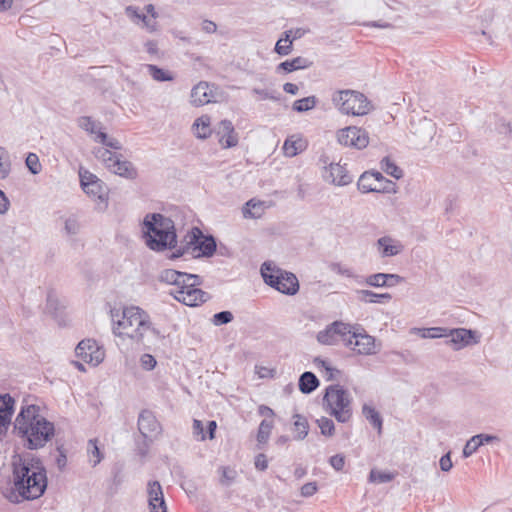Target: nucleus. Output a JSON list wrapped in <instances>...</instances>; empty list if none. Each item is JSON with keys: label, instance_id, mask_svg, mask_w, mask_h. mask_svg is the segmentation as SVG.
<instances>
[{"label": "nucleus", "instance_id": "obj_36", "mask_svg": "<svg viewBox=\"0 0 512 512\" xmlns=\"http://www.w3.org/2000/svg\"><path fill=\"white\" fill-rule=\"evenodd\" d=\"M146 68L148 70L149 75L155 81L166 82V81H172L174 79L172 74H170L169 72L165 71L164 69H162L156 65L147 64Z\"/></svg>", "mask_w": 512, "mask_h": 512}, {"label": "nucleus", "instance_id": "obj_9", "mask_svg": "<svg viewBox=\"0 0 512 512\" xmlns=\"http://www.w3.org/2000/svg\"><path fill=\"white\" fill-rule=\"evenodd\" d=\"M332 102L344 114L365 115L370 111L367 97L355 90H340L333 94Z\"/></svg>", "mask_w": 512, "mask_h": 512}, {"label": "nucleus", "instance_id": "obj_47", "mask_svg": "<svg viewBox=\"0 0 512 512\" xmlns=\"http://www.w3.org/2000/svg\"><path fill=\"white\" fill-rule=\"evenodd\" d=\"M385 273H376L366 277L365 283L372 287H387L388 282H385Z\"/></svg>", "mask_w": 512, "mask_h": 512}, {"label": "nucleus", "instance_id": "obj_1", "mask_svg": "<svg viewBox=\"0 0 512 512\" xmlns=\"http://www.w3.org/2000/svg\"><path fill=\"white\" fill-rule=\"evenodd\" d=\"M14 491L7 498L18 503L21 500H35L47 489V473L37 457L15 456L12 462Z\"/></svg>", "mask_w": 512, "mask_h": 512}, {"label": "nucleus", "instance_id": "obj_11", "mask_svg": "<svg viewBox=\"0 0 512 512\" xmlns=\"http://www.w3.org/2000/svg\"><path fill=\"white\" fill-rule=\"evenodd\" d=\"M346 347L351 348L360 355H373L378 352L375 338L367 334L362 327L354 335L349 336Z\"/></svg>", "mask_w": 512, "mask_h": 512}, {"label": "nucleus", "instance_id": "obj_64", "mask_svg": "<svg viewBox=\"0 0 512 512\" xmlns=\"http://www.w3.org/2000/svg\"><path fill=\"white\" fill-rule=\"evenodd\" d=\"M145 49L148 54L153 56H159L158 44L154 40H149L145 43Z\"/></svg>", "mask_w": 512, "mask_h": 512}, {"label": "nucleus", "instance_id": "obj_23", "mask_svg": "<svg viewBox=\"0 0 512 512\" xmlns=\"http://www.w3.org/2000/svg\"><path fill=\"white\" fill-rule=\"evenodd\" d=\"M147 498L148 504L166 505L161 484L156 480L148 482Z\"/></svg>", "mask_w": 512, "mask_h": 512}, {"label": "nucleus", "instance_id": "obj_39", "mask_svg": "<svg viewBox=\"0 0 512 512\" xmlns=\"http://www.w3.org/2000/svg\"><path fill=\"white\" fill-rule=\"evenodd\" d=\"M317 104V98L315 96H308L293 103V110L296 112H306L313 109Z\"/></svg>", "mask_w": 512, "mask_h": 512}, {"label": "nucleus", "instance_id": "obj_8", "mask_svg": "<svg viewBox=\"0 0 512 512\" xmlns=\"http://www.w3.org/2000/svg\"><path fill=\"white\" fill-rule=\"evenodd\" d=\"M260 271L264 282L275 290L289 296L299 291V282L293 273L272 266L269 262H264Z\"/></svg>", "mask_w": 512, "mask_h": 512}, {"label": "nucleus", "instance_id": "obj_42", "mask_svg": "<svg viewBox=\"0 0 512 512\" xmlns=\"http://www.w3.org/2000/svg\"><path fill=\"white\" fill-rule=\"evenodd\" d=\"M318 427L321 430V434L327 437H332L335 433L334 422L327 417H321L316 420Z\"/></svg>", "mask_w": 512, "mask_h": 512}, {"label": "nucleus", "instance_id": "obj_63", "mask_svg": "<svg viewBox=\"0 0 512 512\" xmlns=\"http://www.w3.org/2000/svg\"><path fill=\"white\" fill-rule=\"evenodd\" d=\"M427 331L431 332V335H429V338H441V337L447 338L448 330L446 328L434 327V328L427 329Z\"/></svg>", "mask_w": 512, "mask_h": 512}, {"label": "nucleus", "instance_id": "obj_31", "mask_svg": "<svg viewBox=\"0 0 512 512\" xmlns=\"http://www.w3.org/2000/svg\"><path fill=\"white\" fill-rule=\"evenodd\" d=\"M304 148H305L304 141L301 138L295 139V136H291V137L287 138L283 145L284 153L286 156H289V157L296 156Z\"/></svg>", "mask_w": 512, "mask_h": 512}, {"label": "nucleus", "instance_id": "obj_20", "mask_svg": "<svg viewBox=\"0 0 512 512\" xmlns=\"http://www.w3.org/2000/svg\"><path fill=\"white\" fill-rule=\"evenodd\" d=\"M111 172L127 179H134L137 176V171L133 164L127 160H122V155L118 154L111 167H108Z\"/></svg>", "mask_w": 512, "mask_h": 512}, {"label": "nucleus", "instance_id": "obj_3", "mask_svg": "<svg viewBox=\"0 0 512 512\" xmlns=\"http://www.w3.org/2000/svg\"><path fill=\"white\" fill-rule=\"evenodd\" d=\"M158 279L160 282L174 285L176 289L171 291V295L184 305L195 307L211 298L209 293L198 288L202 284V278L197 274L164 269Z\"/></svg>", "mask_w": 512, "mask_h": 512}, {"label": "nucleus", "instance_id": "obj_45", "mask_svg": "<svg viewBox=\"0 0 512 512\" xmlns=\"http://www.w3.org/2000/svg\"><path fill=\"white\" fill-rule=\"evenodd\" d=\"M94 154L96 158L101 159L105 164L106 168L111 167L112 161L116 158L118 154L111 152L105 148H97L94 150Z\"/></svg>", "mask_w": 512, "mask_h": 512}, {"label": "nucleus", "instance_id": "obj_49", "mask_svg": "<svg viewBox=\"0 0 512 512\" xmlns=\"http://www.w3.org/2000/svg\"><path fill=\"white\" fill-rule=\"evenodd\" d=\"M252 93L259 95L261 99L266 100H273L278 101L280 99V94L275 91H270L267 89H259V88H253Z\"/></svg>", "mask_w": 512, "mask_h": 512}, {"label": "nucleus", "instance_id": "obj_48", "mask_svg": "<svg viewBox=\"0 0 512 512\" xmlns=\"http://www.w3.org/2000/svg\"><path fill=\"white\" fill-rule=\"evenodd\" d=\"M234 316L230 311H221L213 315L212 323L215 326L225 325L232 322Z\"/></svg>", "mask_w": 512, "mask_h": 512}, {"label": "nucleus", "instance_id": "obj_37", "mask_svg": "<svg viewBox=\"0 0 512 512\" xmlns=\"http://www.w3.org/2000/svg\"><path fill=\"white\" fill-rule=\"evenodd\" d=\"M317 340L324 345H334L337 343L338 338L335 331L332 329V324L328 325L326 329L318 332Z\"/></svg>", "mask_w": 512, "mask_h": 512}, {"label": "nucleus", "instance_id": "obj_52", "mask_svg": "<svg viewBox=\"0 0 512 512\" xmlns=\"http://www.w3.org/2000/svg\"><path fill=\"white\" fill-rule=\"evenodd\" d=\"M64 229L69 235H76L80 230V224L74 217H69L65 221Z\"/></svg>", "mask_w": 512, "mask_h": 512}, {"label": "nucleus", "instance_id": "obj_6", "mask_svg": "<svg viewBox=\"0 0 512 512\" xmlns=\"http://www.w3.org/2000/svg\"><path fill=\"white\" fill-rule=\"evenodd\" d=\"M216 248V240L212 235H205L200 228L193 227L172 257L178 258L185 255L192 258L211 257Z\"/></svg>", "mask_w": 512, "mask_h": 512}, {"label": "nucleus", "instance_id": "obj_60", "mask_svg": "<svg viewBox=\"0 0 512 512\" xmlns=\"http://www.w3.org/2000/svg\"><path fill=\"white\" fill-rule=\"evenodd\" d=\"M255 468L259 471H264L268 467V460L265 454L260 453L255 457Z\"/></svg>", "mask_w": 512, "mask_h": 512}, {"label": "nucleus", "instance_id": "obj_56", "mask_svg": "<svg viewBox=\"0 0 512 512\" xmlns=\"http://www.w3.org/2000/svg\"><path fill=\"white\" fill-rule=\"evenodd\" d=\"M193 435L198 438L200 441H204L206 439V435L204 434L203 424L200 420H193Z\"/></svg>", "mask_w": 512, "mask_h": 512}, {"label": "nucleus", "instance_id": "obj_29", "mask_svg": "<svg viewBox=\"0 0 512 512\" xmlns=\"http://www.w3.org/2000/svg\"><path fill=\"white\" fill-rule=\"evenodd\" d=\"M86 451L88 455V461L92 467L97 466L104 458V454L99 446V441L96 438L88 440Z\"/></svg>", "mask_w": 512, "mask_h": 512}, {"label": "nucleus", "instance_id": "obj_51", "mask_svg": "<svg viewBox=\"0 0 512 512\" xmlns=\"http://www.w3.org/2000/svg\"><path fill=\"white\" fill-rule=\"evenodd\" d=\"M370 175L372 176V179L374 180V183H376L377 185L391 187L392 191L394 192L395 184L392 181L386 179L380 172H378V171H370Z\"/></svg>", "mask_w": 512, "mask_h": 512}, {"label": "nucleus", "instance_id": "obj_54", "mask_svg": "<svg viewBox=\"0 0 512 512\" xmlns=\"http://www.w3.org/2000/svg\"><path fill=\"white\" fill-rule=\"evenodd\" d=\"M6 154L5 149L0 147V178L2 179L6 178L10 172V163L3 160Z\"/></svg>", "mask_w": 512, "mask_h": 512}, {"label": "nucleus", "instance_id": "obj_59", "mask_svg": "<svg viewBox=\"0 0 512 512\" xmlns=\"http://www.w3.org/2000/svg\"><path fill=\"white\" fill-rule=\"evenodd\" d=\"M156 364H157L156 359L150 354H144L141 357V365L143 368H145L147 370L154 369Z\"/></svg>", "mask_w": 512, "mask_h": 512}, {"label": "nucleus", "instance_id": "obj_17", "mask_svg": "<svg viewBox=\"0 0 512 512\" xmlns=\"http://www.w3.org/2000/svg\"><path fill=\"white\" fill-rule=\"evenodd\" d=\"M218 141L223 148H231L238 144V135L230 120H222L215 128Z\"/></svg>", "mask_w": 512, "mask_h": 512}, {"label": "nucleus", "instance_id": "obj_4", "mask_svg": "<svg viewBox=\"0 0 512 512\" xmlns=\"http://www.w3.org/2000/svg\"><path fill=\"white\" fill-rule=\"evenodd\" d=\"M142 233L146 246L156 252L177 246L174 221L161 213H148L142 222Z\"/></svg>", "mask_w": 512, "mask_h": 512}, {"label": "nucleus", "instance_id": "obj_43", "mask_svg": "<svg viewBox=\"0 0 512 512\" xmlns=\"http://www.w3.org/2000/svg\"><path fill=\"white\" fill-rule=\"evenodd\" d=\"M394 474L372 469L369 474V481L377 484L387 483L393 480Z\"/></svg>", "mask_w": 512, "mask_h": 512}, {"label": "nucleus", "instance_id": "obj_38", "mask_svg": "<svg viewBox=\"0 0 512 512\" xmlns=\"http://www.w3.org/2000/svg\"><path fill=\"white\" fill-rule=\"evenodd\" d=\"M78 125L83 130L87 131L90 134L97 135L98 131H101V124L99 122L94 121L89 116H82L78 119Z\"/></svg>", "mask_w": 512, "mask_h": 512}, {"label": "nucleus", "instance_id": "obj_46", "mask_svg": "<svg viewBox=\"0 0 512 512\" xmlns=\"http://www.w3.org/2000/svg\"><path fill=\"white\" fill-rule=\"evenodd\" d=\"M25 164H26L28 170L34 175L40 173V171L42 169L41 163L39 161V157L35 153H29L27 155Z\"/></svg>", "mask_w": 512, "mask_h": 512}, {"label": "nucleus", "instance_id": "obj_13", "mask_svg": "<svg viewBox=\"0 0 512 512\" xmlns=\"http://www.w3.org/2000/svg\"><path fill=\"white\" fill-rule=\"evenodd\" d=\"M80 183L83 191L90 197L104 201L107 197V188L104 183L89 171L80 172Z\"/></svg>", "mask_w": 512, "mask_h": 512}, {"label": "nucleus", "instance_id": "obj_16", "mask_svg": "<svg viewBox=\"0 0 512 512\" xmlns=\"http://www.w3.org/2000/svg\"><path fill=\"white\" fill-rule=\"evenodd\" d=\"M214 85L206 81H200L191 90V104L199 107L210 102L215 101V94L213 93Z\"/></svg>", "mask_w": 512, "mask_h": 512}, {"label": "nucleus", "instance_id": "obj_24", "mask_svg": "<svg viewBox=\"0 0 512 512\" xmlns=\"http://www.w3.org/2000/svg\"><path fill=\"white\" fill-rule=\"evenodd\" d=\"M332 329L335 331L337 338L340 337L344 345L347 346V339H349L350 335H354L357 330H360L361 325H351L340 321H335L332 323Z\"/></svg>", "mask_w": 512, "mask_h": 512}, {"label": "nucleus", "instance_id": "obj_34", "mask_svg": "<svg viewBox=\"0 0 512 512\" xmlns=\"http://www.w3.org/2000/svg\"><path fill=\"white\" fill-rule=\"evenodd\" d=\"M294 419V431L296 432L295 439L303 440L309 430L307 419L299 414L293 416Z\"/></svg>", "mask_w": 512, "mask_h": 512}, {"label": "nucleus", "instance_id": "obj_33", "mask_svg": "<svg viewBox=\"0 0 512 512\" xmlns=\"http://www.w3.org/2000/svg\"><path fill=\"white\" fill-rule=\"evenodd\" d=\"M193 127L196 129V137L199 139H206L211 134L210 130V118L208 116H202L198 118Z\"/></svg>", "mask_w": 512, "mask_h": 512}, {"label": "nucleus", "instance_id": "obj_18", "mask_svg": "<svg viewBox=\"0 0 512 512\" xmlns=\"http://www.w3.org/2000/svg\"><path fill=\"white\" fill-rule=\"evenodd\" d=\"M375 246L382 258L393 257L403 252L404 245L401 241L394 239L390 236L380 237Z\"/></svg>", "mask_w": 512, "mask_h": 512}, {"label": "nucleus", "instance_id": "obj_50", "mask_svg": "<svg viewBox=\"0 0 512 512\" xmlns=\"http://www.w3.org/2000/svg\"><path fill=\"white\" fill-rule=\"evenodd\" d=\"M480 447L478 441L476 440L475 436L471 437L465 444L463 448V456L465 458L470 457L473 453L477 451V449Z\"/></svg>", "mask_w": 512, "mask_h": 512}, {"label": "nucleus", "instance_id": "obj_41", "mask_svg": "<svg viewBox=\"0 0 512 512\" xmlns=\"http://www.w3.org/2000/svg\"><path fill=\"white\" fill-rule=\"evenodd\" d=\"M94 140L114 150L122 149V145L117 139L108 137V135L102 131L97 132V135L94 137Z\"/></svg>", "mask_w": 512, "mask_h": 512}, {"label": "nucleus", "instance_id": "obj_57", "mask_svg": "<svg viewBox=\"0 0 512 512\" xmlns=\"http://www.w3.org/2000/svg\"><path fill=\"white\" fill-rule=\"evenodd\" d=\"M317 483L316 482H308V483H305L302 487H301V495L303 497H311L312 495H314L316 492H317Z\"/></svg>", "mask_w": 512, "mask_h": 512}, {"label": "nucleus", "instance_id": "obj_22", "mask_svg": "<svg viewBox=\"0 0 512 512\" xmlns=\"http://www.w3.org/2000/svg\"><path fill=\"white\" fill-rule=\"evenodd\" d=\"M14 411V399L9 394L0 395V425L10 424Z\"/></svg>", "mask_w": 512, "mask_h": 512}, {"label": "nucleus", "instance_id": "obj_27", "mask_svg": "<svg viewBox=\"0 0 512 512\" xmlns=\"http://www.w3.org/2000/svg\"><path fill=\"white\" fill-rule=\"evenodd\" d=\"M319 380L313 372H304L298 382L299 390L303 394H310L319 386Z\"/></svg>", "mask_w": 512, "mask_h": 512}, {"label": "nucleus", "instance_id": "obj_55", "mask_svg": "<svg viewBox=\"0 0 512 512\" xmlns=\"http://www.w3.org/2000/svg\"><path fill=\"white\" fill-rule=\"evenodd\" d=\"M330 269L339 275H343L346 277H356L350 268H348L346 266H342L339 263H332L330 265Z\"/></svg>", "mask_w": 512, "mask_h": 512}, {"label": "nucleus", "instance_id": "obj_21", "mask_svg": "<svg viewBox=\"0 0 512 512\" xmlns=\"http://www.w3.org/2000/svg\"><path fill=\"white\" fill-rule=\"evenodd\" d=\"M358 189L362 193H390L392 192V188L388 186L377 185L374 183L372 176L370 175V171H365L359 178L357 183Z\"/></svg>", "mask_w": 512, "mask_h": 512}, {"label": "nucleus", "instance_id": "obj_30", "mask_svg": "<svg viewBox=\"0 0 512 512\" xmlns=\"http://www.w3.org/2000/svg\"><path fill=\"white\" fill-rule=\"evenodd\" d=\"M362 413L364 417L370 422V424L377 429L378 434L382 433L383 419L380 413L372 406L364 404L362 407Z\"/></svg>", "mask_w": 512, "mask_h": 512}, {"label": "nucleus", "instance_id": "obj_14", "mask_svg": "<svg viewBox=\"0 0 512 512\" xmlns=\"http://www.w3.org/2000/svg\"><path fill=\"white\" fill-rule=\"evenodd\" d=\"M324 168L326 174L323 175V178L330 184L335 186H347L353 181V177L349 174L345 165L331 162L328 167Z\"/></svg>", "mask_w": 512, "mask_h": 512}, {"label": "nucleus", "instance_id": "obj_5", "mask_svg": "<svg viewBox=\"0 0 512 512\" xmlns=\"http://www.w3.org/2000/svg\"><path fill=\"white\" fill-rule=\"evenodd\" d=\"M112 318L119 316L111 311ZM147 331H152L155 334L158 332L151 327L150 317L143 309L130 306L125 307L122 311V318L120 320H113V333L119 337H127L136 342H142L144 334Z\"/></svg>", "mask_w": 512, "mask_h": 512}, {"label": "nucleus", "instance_id": "obj_32", "mask_svg": "<svg viewBox=\"0 0 512 512\" xmlns=\"http://www.w3.org/2000/svg\"><path fill=\"white\" fill-rule=\"evenodd\" d=\"M264 212L263 203L258 201H254L253 199L246 202L242 209V214L244 218H259Z\"/></svg>", "mask_w": 512, "mask_h": 512}, {"label": "nucleus", "instance_id": "obj_15", "mask_svg": "<svg viewBox=\"0 0 512 512\" xmlns=\"http://www.w3.org/2000/svg\"><path fill=\"white\" fill-rule=\"evenodd\" d=\"M138 430L144 439L152 441L161 433V425L151 411L143 410L138 417Z\"/></svg>", "mask_w": 512, "mask_h": 512}, {"label": "nucleus", "instance_id": "obj_19", "mask_svg": "<svg viewBox=\"0 0 512 512\" xmlns=\"http://www.w3.org/2000/svg\"><path fill=\"white\" fill-rule=\"evenodd\" d=\"M473 339V331L465 328L448 330L446 344L451 345L454 350H460L468 346Z\"/></svg>", "mask_w": 512, "mask_h": 512}, {"label": "nucleus", "instance_id": "obj_12", "mask_svg": "<svg viewBox=\"0 0 512 512\" xmlns=\"http://www.w3.org/2000/svg\"><path fill=\"white\" fill-rule=\"evenodd\" d=\"M76 356L84 362L97 366L104 359V351L93 339H84L75 348Z\"/></svg>", "mask_w": 512, "mask_h": 512}, {"label": "nucleus", "instance_id": "obj_62", "mask_svg": "<svg viewBox=\"0 0 512 512\" xmlns=\"http://www.w3.org/2000/svg\"><path fill=\"white\" fill-rule=\"evenodd\" d=\"M385 282H388L387 287H393L403 281V277L398 274L385 273Z\"/></svg>", "mask_w": 512, "mask_h": 512}, {"label": "nucleus", "instance_id": "obj_7", "mask_svg": "<svg viewBox=\"0 0 512 512\" xmlns=\"http://www.w3.org/2000/svg\"><path fill=\"white\" fill-rule=\"evenodd\" d=\"M352 398L339 384L329 385L323 396L324 409L338 422L346 423L352 416Z\"/></svg>", "mask_w": 512, "mask_h": 512}, {"label": "nucleus", "instance_id": "obj_40", "mask_svg": "<svg viewBox=\"0 0 512 512\" xmlns=\"http://www.w3.org/2000/svg\"><path fill=\"white\" fill-rule=\"evenodd\" d=\"M220 476V484L223 486H230L236 479L237 472L234 468L222 466L218 469Z\"/></svg>", "mask_w": 512, "mask_h": 512}, {"label": "nucleus", "instance_id": "obj_26", "mask_svg": "<svg viewBox=\"0 0 512 512\" xmlns=\"http://www.w3.org/2000/svg\"><path fill=\"white\" fill-rule=\"evenodd\" d=\"M312 65V62L309 61L307 58L298 56L291 60H286L284 62H281L277 66V71L283 70L287 73L300 70V69H306L309 68Z\"/></svg>", "mask_w": 512, "mask_h": 512}, {"label": "nucleus", "instance_id": "obj_53", "mask_svg": "<svg viewBox=\"0 0 512 512\" xmlns=\"http://www.w3.org/2000/svg\"><path fill=\"white\" fill-rule=\"evenodd\" d=\"M292 49V42L284 43L282 40H278L275 45L274 51L280 56H286L291 53Z\"/></svg>", "mask_w": 512, "mask_h": 512}, {"label": "nucleus", "instance_id": "obj_35", "mask_svg": "<svg viewBox=\"0 0 512 512\" xmlns=\"http://www.w3.org/2000/svg\"><path fill=\"white\" fill-rule=\"evenodd\" d=\"M381 169L388 175L394 177L395 179H400L403 176V171L400 167H398L390 157H384L380 161Z\"/></svg>", "mask_w": 512, "mask_h": 512}, {"label": "nucleus", "instance_id": "obj_58", "mask_svg": "<svg viewBox=\"0 0 512 512\" xmlns=\"http://www.w3.org/2000/svg\"><path fill=\"white\" fill-rule=\"evenodd\" d=\"M329 462L335 470L341 471L345 465V458L341 454H336L330 458Z\"/></svg>", "mask_w": 512, "mask_h": 512}, {"label": "nucleus", "instance_id": "obj_10", "mask_svg": "<svg viewBox=\"0 0 512 512\" xmlns=\"http://www.w3.org/2000/svg\"><path fill=\"white\" fill-rule=\"evenodd\" d=\"M337 140L339 144L346 147H353L356 149H363L369 144V136L365 129L349 126L340 129L337 132Z\"/></svg>", "mask_w": 512, "mask_h": 512}, {"label": "nucleus", "instance_id": "obj_2", "mask_svg": "<svg viewBox=\"0 0 512 512\" xmlns=\"http://www.w3.org/2000/svg\"><path fill=\"white\" fill-rule=\"evenodd\" d=\"M14 430L30 450L44 447L55 433L54 424L42 416L39 406L34 404L21 408L14 422Z\"/></svg>", "mask_w": 512, "mask_h": 512}, {"label": "nucleus", "instance_id": "obj_44", "mask_svg": "<svg viewBox=\"0 0 512 512\" xmlns=\"http://www.w3.org/2000/svg\"><path fill=\"white\" fill-rule=\"evenodd\" d=\"M272 422L267 420H262V422L259 425L258 434H257V441L259 443H266L269 439L271 430H272Z\"/></svg>", "mask_w": 512, "mask_h": 512}, {"label": "nucleus", "instance_id": "obj_25", "mask_svg": "<svg viewBox=\"0 0 512 512\" xmlns=\"http://www.w3.org/2000/svg\"><path fill=\"white\" fill-rule=\"evenodd\" d=\"M125 13L128 17H130L133 21H141L143 26L149 32H155L157 30V22L149 19L145 14L139 13L138 8L135 6H127L125 8Z\"/></svg>", "mask_w": 512, "mask_h": 512}, {"label": "nucleus", "instance_id": "obj_61", "mask_svg": "<svg viewBox=\"0 0 512 512\" xmlns=\"http://www.w3.org/2000/svg\"><path fill=\"white\" fill-rule=\"evenodd\" d=\"M439 465H440V469L444 472H448L451 470L453 464L451 461V453L450 452L446 453L445 455H443L440 458Z\"/></svg>", "mask_w": 512, "mask_h": 512}, {"label": "nucleus", "instance_id": "obj_28", "mask_svg": "<svg viewBox=\"0 0 512 512\" xmlns=\"http://www.w3.org/2000/svg\"><path fill=\"white\" fill-rule=\"evenodd\" d=\"M357 298L364 303H383L391 300L392 296L389 293H374L371 290H357Z\"/></svg>", "mask_w": 512, "mask_h": 512}]
</instances>
